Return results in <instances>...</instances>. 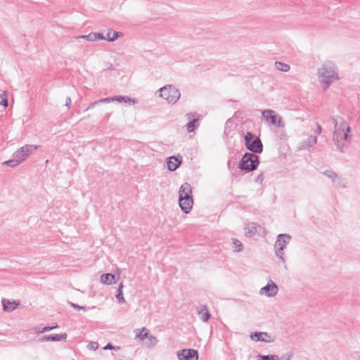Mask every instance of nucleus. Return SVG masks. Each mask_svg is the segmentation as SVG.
<instances>
[{
	"label": "nucleus",
	"mask_w": 360,
	"mask_h": 360,
	"mask_svg": "<svg viewBox=\"0 0 360 360\" xmlns=\"http://www.w3.org/2000/svg\"><path fill=\"white\" fill-rule=\"evenodd\" d=\"M331 120L334 125L333 140L337 148L340 152H344L350 143V136L348 134L351 128L344 118L340 116H333Z\"/></svg>",
	"instance_id": "f257e3e1"
},
{
	"label": "nucleus",
	"mask_w": 360,
	"mask_h": 360,
	"mask_svg": "<svg viewBox=\"0 0 360 360\" xmlns=\"http://www.w3.org/2000/svg\"><path fill=\"white\" fill-rule=\"evenodd\" d=\"M318 77L322 88L326 91L330 85L335 80L339 79L337 68L333 61H326L318 70Z\"/></svg>",
	"instance_id": "f03ea898"
},
{
	"label": "nucleus",
	"mask_w": 360,
	"mask_h": 360,
	"mask_svg": "<svg viewBox=\"0 0 360 360\" xmlns=\"http://www.w3.org/2000/svg\"><path fill=\"white\" fill-rule=\"evenodd\" d=\"M259 164V157L252 153H245L242 157L238 167L245 171L250 172L255 170Z\"/></svg>",
	"instance_id": "7ed1b4c3"
},
{
	"label": "nucleus",
	"mask_w": 360,
	"mask_h": 360,
	"mask_svg": "<svg viewBox=\"0 0 360 360\" xmlns=\"http://www.w3.org/2000/svg\"><path fill=\"white\" fill-rule=\"evenodd\" d=\"M245 145L252 153H261L263 150V145L260 139L251 132H247L244 136Z\"/></svg>",
	"instance_id": "20e7f679"
},
{
	"label": "nucleus",
	"mask_w": 360,
	"mask_h": 360,
	"mask_svg": "<svg viewBox=\"0 0 360 360\" xmlns=\"http://www.w3.org/2000/svg\"><path fill=\"white\" fill-rule=\"evenodd\" d=\"M159 91L160 96L171 104H175L181 96L179 89L170 84L160 88Z\"/></svg>",
	"instance_id": "39448f33"
},
{
	"label": "nucleus",
	"mask_w": 360,
	"mask_h": 360,
	"mask_svg": "<svg viewBox=\"0 0 360 360\" xmlns=\"http://www.w3.org/2000/svg\"><path fill=\"white\" fill-rule=\"evenodd\" d=\"M290 239L291 236L289 234H278L274 245L275 254L283 264L285 262L283 250Z\"/></svg>",
	"instance_id": "423d86ee"
},
{
	"label": "nucleus",
	"mask_w": 360,
	"mask_h": 360,
	"mask_svg": "<svg viewBox=\"0 0 360 360\" xmlns=\"http://www.w3.org/2000/svg\"><path fill=\"white\" fill-rule=\"evenodd\" d=\"M39 146L34 145H25L17 150L13 155V158H17L22 162L30 154L34 153Z\"/></svg>",
	"instance_id": "0eeeda50"
},
{
	"label": "nucleus",
	"mask_w": 360,
	"mask_h": 360,
	"mask_svg": "<svg viewBox=\"0 0 360 360\" xmlns=\"http://www.w3.org/2000/svg\"><path fill=\"white\" fill-rule=\"evenodd\" d=\"M262 115L265 120L271 124L276 125L278 127H284L285 124L281 117H278L276 112L272 110H264L262 112Z\"/></svg>",
	"instance_id": "6e6552de"
},
{
	"label": "nucleus",
	"mask_w": 360,
	"mask_h": 360,
	"mask_svg": "<svg viewBox=\"0 0 360 360\" xmlns=\"http://www.w3.org/2000/svg\"><path fill=\"white\" fill-rule=\"evenodd\" d=\"M179 360H198V352L193 349H184L177 353Z\"/></svg>",
	"instance_id": "1a4fd4ad"
},
{
	"label": "nucleus",
	"mask_w": 360,
	"mask_h": 360,
	"mask_svg": "<svg viewBox=\"0 0 360 360\" xmlns=\"http://www.w3.org/2000/svg\"><path fill=\"white\" fill-rule=\"evenodd\" d=\"M278 287L271 280L269 281L266 285L262 288L259 290L260 295H266L267 297H274L278 294Z\"/></svg>",
	"instance_id": "9d476101"
},
{
	"label": "nucleus",
	"mask_w": 360,
	"mask_h": 360,
	"mask_svg": "<svg viewBox=\"0 0 360 360\" xmlns=\"http://www.w3.org/2000/svg\"><path fill=\"white\" fill-rule=\"evenodd\" d=\"M186 117L191 119L186 124V129L188 132H193L199 125L200 115L197 112H190L186 114Z\"/></svg>",
	"instance_id": "9b49d317"
},
{
	"label": "nucleus",
	"mask_w": 360,
	"mask_h": 360,
	"mask_svg": "<svg viewBox=\"0 0 360 360\" xmlns=\"http://www.w3.org/2000/svg\"><path fill=\"white\" fill-rule=\"evenodd\" d=\"M179 204L181 210L185 213L188 214L193 205V198L179 197Z\"/></svg>",
	"instance_id": "f8f14e48"
},
{
	"label": "nucleus",
	"mask_w": 360,
	"mask_h": 360,
	"mask_svg": "<svg viewBox=\"0 0 360 360\" xmlns=\"http://www.w3.org/2000/svg\"><path fill=\"white\" fill-rule=\"evenodd\" d=\"M250 338L255 341H262L265 342H274V339L271 335L266 332H255L251 334Z\"/></svg>",
	"instance_id": "ddd939ff"
},
{
	"label": "nucleus",
	"mask_w": 360,
	"mask_h": 360,
	"mask_svg": "<svg viewBox=\"0 0 360 360\" xmlns=\"http://www.w3.org/2000/svg\"><path fill=\"white\" fill-rule=\"evenodd\" d=\"M182 158L181 156H171L167 158V168L170 171H175L181 165Z\"/></svg>",
	"instance_id": "4468645a"
},
{
	"label": "nucleus",
	"mask_w": 360,
	"mask_h": 360,
	"mask_svg": "<svg viewBox=\"0 0 360 360\" xmlns=\"http://www.w3.org/2000/svg\"><path fill=\"white\" fill-rule=\"evenodd\" d=\"M112 101H117V102H122L124 101L125 103L131 101L129 97L128 96H116L114 97H108L105 98H101L98 100L99 103H110ZM132 103H135L136 101L132 100Z\"/></svg>",
	"instance_id": "2eb2a0df"
},
{
	"label": "nucleus",
	"mask_w": 360,
	"mask_h": 360,
	"mask_svg": "<svg viewBox=\"0 0 360 360\" xmlns=\"http://www.w3.org/2000/svg\"><path fill=\"white\" fill-rule=\"evenodd\" d=\"M192 188L190 184L184 183L183 184L179 191V197H183L184 198H193L192 197Z\"/></svg>",
	"instance_id": "dca6fc26"
},
{
	"label": "nucleus",
	"mask_w": 360,
	"mask_h": 360,
	"mask_svg": "<svg viewBox=\"0 0 360 360\" xmlns=\"http://www.w3.org/2000/svg\"><path fill=\"white\" fill-rule=\"evenodd\" d=\"M67 338L66 333L61 334H55V335H44L41 338V341H52V342H59L61 340H65Z\"/></svg>",
	"instance_id": "f3484780"
},
{
	"label": "nucleus",
	"mask_w": 360,
	"mask_h": 360,
	"mask_svg": "<svg viewBox=\"0 0 360 360\" xmlns=\"http://www.w3.org/2000/svg\"><path fill=\"white\" fill-rule=\"evenodd\" d=\"M1 302L3 305V309L5 311H13L19 304V302H16L15 301L11 302L6 299H2Z\"/></svg>",
	"instance_id": "a211bd4d"
},
{
	"label": "nucleus",
	"mask_w": 360,
	"mask_h": 360,
	"mask_svg": "<svg viewBox=\"0 0 360 360\" xmlns=\"http://www.w3.org/2000/svg\"><path fill=\"white\" fill-rule=\"evenodd\" d=\"M123 35H124V34L122 32H116L112 29H110L108 31L107 36L105 37V38H106V41L112 42V41H115L118 38L123 37Z\"/></svg>",
	"instance_id": "6ab92c4d"
},
{
	"label": "nucleus",
	"mask_w": 360,
	"mask_h": 360,
	"mask_svg": "<svg viewBox=\"0 0 360 360\" xmlns=\"http://www.w3.org/2000/svg\"><path fill=\"white\" fill-rule=\"evenodd\" d=\"M198 315L203 322H206L209 320L210 314L206 305H202L200 307V309L198 310Z\"/></svg>",
	"instance_id": "aec40b11"
},
{
	"label": "nucleus",
	"mask_w": 360,
	"mask_h": 360,
	"mask_svg": "<svg viewBox=\"0 0 360 360\" xmlns=\"http://www.w3.org/2000/svg\"><path fill=\"white\" fill-rule=\"evenodd\" d=\"M317 143V137L316 136H309L308 139L302 143L300 149H307Z\"/></svg>",
	"instance_id": "412c9836"
},
{
	"label": "nucleus",
	"mask_w": 360,
	"mask_h": 360,
	"mask_svg": "<svg viewBox=\"0 0 360 360\" xmlns=\"http://www.w3.org/2000/svg\"><path fill=\"white\" fill-rule=\"evenodd\" d=\"M101 281L106 285H110L115 283V277L112 274H103L101 276Z\"/></svg>",
	"instance_id": "4be33fe9"
},
{
	"label": "nucleus",
	"mask_w": 360,
	"mask_h": 360,
	"mask_svg": "<svg viewBox=\"0 0 360 360\" xmlns=\"http://www.w3.org/2000/svg\"><path fill=\"white\" fill-rule=\"evenodd\" d=\"M245 230L246 236H252L257 232V224L254 222L248 224L245 226Z\"/></svg>",
	"instance_id": "5701e85b"
},
{
	"label": "nucleus",
	"mask_w": 360,
	"mask_h": 360,
	"mask_svg": "<svg viewBox=\"0 0 360 360\" xmlns=\"http://www.w3.org/2000/svg\"><path fill=\"white\" fill-rule=\"evenodd\" d=\"M274 65L276 70L284 72H288L290 69V67L288 64L282 62L276 61Z\"/></svg>",
	"instance_id": "b1692460"
},
{
	"label": "nucleus",
	"mask_w": 360,
	"mask_h": 360,
	"mask_svg": "<svg viewBox=\"0 0 360 360\" xmlns=\"http://www.w3.org/2000/svg\"><path fill=\"white\" fill-rule=\"evenodd\" d=\"M323 174L334 182L340 180L338 174L333 170H326L323 172Z\"/></svg>",
	"instance_id": "393cba45"
},
{
	"label": "nucleus",
	"mask_w": 360,
	"mask_h": 360,
	"mask_svg": "<svg viewBox=\"0 0 360 360\" xmlns=\"http://www.w3.org/2000/svg\"><path fill=\"white\" fill-rule=\"evenodd\" d=\"M122 288H123V284H122V283H121L119 285V287L117 288V294L116 295V298H117L118 302L121 303V304H124L126 302L125 299L123 296Z\"/></svg>",
	"instance_id": "a878e982"
},
{
	"label": "nucleus",
	"mask_w": 360,
	"mask_h": 360,
	"mask_svg": "<svg viewBox=\"0 0 360 360\" xmlns=\"http://www.w3.org/2000/svg\"><path fill=\"white\" fill-rule=\"evenodd\" d=\"M149 335V330L146 328L143 327L139 333L136 335V338L139 339L140 340H143L144 339H147Z\"/></svg>",
	"instance_id": "bb28decb"
},
{
	"label": "nucleus",
	"mask_w": 360,
	"mask_h": 360,
	"mask_svg": "<svg viewBox=\"0 0 360 360\" xmlns=\"http://www.w3.org/2000/svg\"><path fill=\"white\" fill-rule=\"evenodd\" d=\"M233 244L234 245L235 252H241L243 250V243L238 239L233 238Z\"/></svg>",
	"instance_id": "cd10ccee"
},
{
	"label": "nucleus",
	"mask_w": 360,
	"mask_h": 360,
	"mask_svg": "<svg viewBox=\"0 0 360 360\" xmlns=\"http://www.w3.org/2000/svg\"><path fill=\"white\" fill-rule=\"evenodd\" d=\"M20 163L21 162L17 158H13L11 160L5 161L3 164L11 167H15L20 165Z\"/></svg>",
	"instance_id": "c85d7f7f"
},
{
	"label": "nucleus",
	"mask_w": 360,
	"mask_h": 360,
	"mask_svg": "<svg viewBox=\"0 0 360 360\" xmlns=\"http://www.w3.org/2000/svg\"><path fill=\"white\" fill-rule=\"evenodd\" d=\"M77 39H84L89 41H94V32H91L90 34L87 35H79L77 37H75Z\"/></svg>",
	"instance_id": "c756f323"
},
{
	"label": "nucleus",
	"mask_w": 360,
	"mask_h": 360,
	"mask_svg": "<svg viewBox=\"0 0 360 360\" xmlns=\"http://www.w3.org/2000/svg\"><path fill=\"white\" fill-rule=\"evenodd\" d=\"M0 98L1 99L0 101V105L4 108H6L8 105V103L6 91H3L1 94H0Z\"/></svg>",
	"instance_id": "7c9ffc66"
},
{
	"label": "nucleus",
	"mask_w": 360,
	"mask_h": 360,
	"mask_svg": "<svg viewBox=\"0 0 360 360\" xmlns=\"http://www.w3.org/2000/svg\"><path fill=\"white\" fill-rule=\"evenodd\" d=\"M147 340H148V342H147L148 347L155 346L158 342V339L155 336L150 335V334L148 335Z\"/></svg>",
	"instance_id": "2f4dec72"
},
{
	"label": "nucleus",
	"mask_w": 360,
	"mask_h": 360,
	"mask_svg": "<svg viewBox=\"0 0 360 360\" xmlns=\"http://www.w3.org/2000/svg\"><path fill=\"white\" fill-rule=\"evenodd\" d=\"M259 357L261 360H278L279 358L277 355H259Z\"/></svg>",
	"instance_id": "473e14b6"
},
{
	"label": "nucleus",
	"mask_w": 360,
	"mask_h": 360,
	"mask_svg": "<svg viewBox=\"0 0 360 360\" xmlns=\"http://www.w3.org/2000/svg\"><path fill=\"white\" fill-rule=\"evenodd\" d=\"M58 328V324H56L53 326H46V327L43 328L41 330H38L37 333H46V332L50 331L53 329Z\"/></svg>",
	"instance_id": "72a5a7b5"
},
{
	"label": "nucleus",
	"mask_w": 360,
	"mask_h": 360,
	"mask_svg": "<svg viewBox=\"0 0 360 360\" xmlns=\"http://www.w3.org/2000/svg\"><path fill=\"white\" fill-rule=\"evenodd\" d=\"M70 304L72 307H73L74 309H75L77 310H86L87 309V307L85 306H79L73 302H70Z\"/></svg>",
	"instance_id": "f704fd0d"
},
{
	"label": "nucleus",
	"mask_w": 360,
	"mask_h": 360,
	"mask_svg": "<svg viewBox=\"0 0 360 360\" xmlns=\"http://www.w3.org/2000/svg\"><path fill=\"white\" fill-rule=\"evenodd\" d=\"M94 40L95 41H96V40H105L106 41V38L101 33L94 32Z\"/></svg>",
	"instance_id": "c9c22d12"
},
{
	"label": "nucleus",
	"mask_w": 360,
	"mask_h": 360,
	"mask_svg": "<svg viewBox=\"0 0 360 360\" xmlns=\"http://www.w3.org/2000/svg\"><path fill=\"white\" fill-rule=\"evenodd\" d=\"M104 349H115L117 350L120 349L119 347H114L111 343H108L103 348Z\"/></svg>",
	"instance_id": "e433bc0d"
},
{
	"label": "nucleus",
	"mask_w": 360,
	"mask_h": 360,
	"mask_svg": "<svg viewBox=\"0 0 360 360\" xmlns=\"http://www.w3.org/2000/svg\"><path fill=\"white\" fill-rule=\"evenodd\" d=\"M263 179H264V174H263V173H260L259 174H258L257 176V177L255 179V182L262 184V182L263 181Z\"/></svg>",
	"instance_id": "4c0bfd02"
},
{
	"label": "nucleus",
	"mask_w": 360,
	"mask_h": 360,
	"mask_svg": "<svg viewBox=\"0 0 360 360\" xmlns=\"http://www.w3.org/2000/svg\"><path fill=\"white\" fill-rule=\"evenodd\" d=\"M98 103H99L98 101H96L95 102L91 103L89 104V105L88 106V108L84 111H87L89 109H91V108H94L96 106V105H97Z\"/></svg>",
	"instance_id": "58836bf2"
},
{
	"label": "nucleus",
	"mask_w": 360,
	"mask_h": 360,
	"mask_svg": "<svg viewBox=\"0 0 360 360\" xmlns=\"http://www.w3.org/2000/svg\"><path fill=\"white\" fill-rule=\"evenodd\" d=\"M71 103H72V100H71V98L70 97H67L66 98V101H65V106L68 107V108H70V105H71Z\"/></svg>",
	"instance_id": "ea45409f"
},
{
	"label": "nucleus",
	"mask_w": 360,
	"mask_h": 360,
	"mask_svg": "<svg viewBox=\"0 0 360 360\" xmlns=\"http://www.w3.org/2000/svg\"><path fill=\"white\" fill-rule=\"evenodd\" d=\"M322 132V127L319 124H316V133L317 134H321Z\"/></svg>",
	"instance_id": "a19ab883"
},
{
	"label": "nucleus",
	"mask_w": 360,
	"mask_h": 360,
	"mask_svg": "<svg viewBox=\"0 0 360 360\" xmlns=\"http://www.w3.org/2000/svg\"><path fill=\"white\" fill-rule=\"evenodd\" d=\"M91 345V348L92 349H97L98 344L96 342H92Z\"/></svg>",
	"instance_id": "79ce46f5"
},
{
	"label": "nucleus",
	"mask_w": 360,
	"mask_h": 360,
	"mask_svg": "<svg viewBox=\"0 0 360 360\" xmlns=\"http://www.w3.org/2000/svg\"><path fill=\"white\" fill-rule=\"evenodd\" d=\"M292 356V354H289L288 356L287 357L286 360H290L291 357Z\"/></svg>",
	"instance_id": "37998d69"
}]
</instances>
